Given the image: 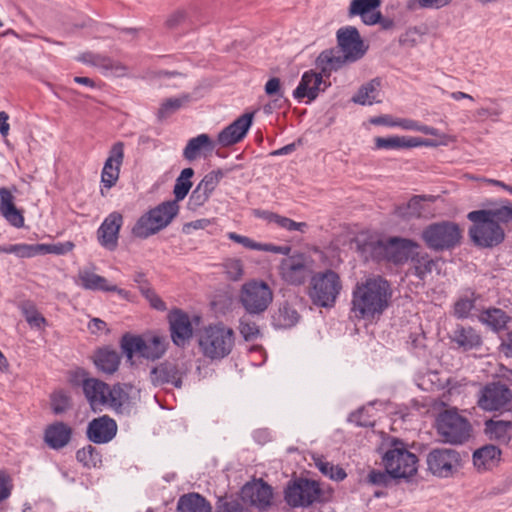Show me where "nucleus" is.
<instances>
[{"label": "nucleus", "mask_w": 512, "mask_h": 512, "mask_svg": "<svg viewBox=\"0 0 512 512\" xmlns=\"http://www.w3.org/2000/svg\"><path fill=\"white\" fill-rule=\"evenodd\" d=\"M193 176L192 168H184L175 181L173 189L175 199L162 202L140 216L131 230L132 235L136 238L147 239L166 228L179 212L178 202L188 195L192 187L191 178Z\"/></svg>", "instance_id": "1"}, {"label": "nucleus", "mask_w": 512, "mask_h": 512, "mask_svg": "<svg viewBox=\"0 0 512 512\" xmlns=\"http://www.w3.org/2000/svg\"><path fill=\"white\" fill-rule=\"evenodd\" d=\"M391 296L387 280L381 276L369 277L353 288L350 312L358 320H373L388 308Z\"/></svg>", "instance_id": "2"}, {"label": "nucleus", "mask_w": 512, "mask_h": 512, "mask_svg": "<svg viewBox=\"0 0 512 512\" xmlns=\"http://www.w3.org/2000/svg\"><path fill=\"white\" fill-rule=\"evenodd\" d=\"M336 38L337 45L322 51L316 59V65L325 77L360 60L368 50V46L364 44L359 31L354 26L340 28Z\"/></svg>", "instance_id": "3"}, {"label": "nucleus", "mask_w": 512, "mask_h": 512, "mask_svg": "<svg viewBox=\"0 0 512 512\" xmlns=\"http://www.w3.org/2000/svg\"><path fill=\"white\" fill-rule=\"evenodd\" d=\"M198 343L204 357L221 360L232 352L235 333L223 323L210 324L201 331Z\"/></svg>", "instance_id": "4"}, {"label": "nucleus", "mask_w": 512, "mask_h": 512, "mask_svg": "<svg viewBox=\"0 0 512 512\" xmlns=\"http://www.w3.org/2000/svg\"><path fill=\"white\" fill-rule=\"evenodd\" d=\"M341 290L342 282L339 275L331 269H326L312 274L308 296L314 305L331 308L335 305Z\"/></svg>", "instance_id": "5"}, {"label": "nucleus", "mask_w": 512, "mask_h": 512, "mask_svg": "<svg viewBox=\"0 0 512 512\" xmlns=\"http://www.w3.org/2000/svg\"><path fill=\"white\" fill-rule=\"evenodd\" d=\"M382 464L393 479H408L417 472L418 457L395 439L383 454Z\"/></svg>", "instance_id": "6"}, {"label": "nucleus", "mask_w": 512, "mask_h": 512, "mask_svg": "<svg viewBox=\"0 0 512 512\" xmlns=\"http://www.w3.org/2000/svg\"><path fill=\"white\" fill-rule=\"evenodd\" d=\"M436 430L443 442L458 445L468 441L472 426L456 408H450L439 413L436 419Z\"/></svg>", "instance_id": "7"}, {"label": "nucleus", "mask_w": 512, "mask_h": 512, "mask_svg": "<svg viewBox=\"0 0 512 512\" xmlns=\"http://www.w3.org/2000/svg\"><path fill=\"white\" fill-rule=\"evenodd\" d=\"M418 245L409 239L393 237L389 240L373 241L364 245V251H369L372 259L386 260L394 264H402L409 259L412 249Z\"/></svg>", "instance_id": "8"}, {"label": "nucleus", "mask_w": 512, "mask_h": 512, "mask_svg": "<svg viewBox=\"0 0 512 512\" xmlns=\"http://www.w3.org/2000/svg\"><path fill=\"white\" fill-rule=\"evenodd\" d=\"M167 345L166 338L161 335L142 337L125 334L121 339V348L128 358L138 354L147 360L155 361L165 354Z\"/></svg>", "instance_id": "9"}, {"label": "nucleus", "mask_w": 512, "mask_h": 512, "mask_svg": "<svg viewBox=\"0 0 512 512\" xmlns=\"http://www.w3.org/2000/svg\"><path fill=\"white\" fill-rule=\"evenodd\" d=\"M477 406L484 412L503 414L512 411V390L501 381L485 384L477 393Z\"/></svg>", "instance_id": "10"}, {"label": "nucleus", "mask_w": 512, "mask_h": 512, "mask_svg": "<svg viewBox=\"0 0 512 512\" xmlns=\"http://www.w3.org/2000/svg\"><path fill=\"white\" fill-rule=\"evenodd\" d=\"M476 210L468 213L467 218L472 222L469 236L475 245L482 248H492L501 244L505 239V231L497 221L479 216Z\"/></svg>", "instance_id": "11"}, {"label": "nucleus", "mask_w": 512, "mask_h": 512, "mask_svg": "<svg viewBox=\"0 0 512 512\" xmlns=\"http://www.w3.org/2000/svg\"><path fill=\"white\" fill-rule=\"evenodd\" d=\"M314 260L304 253H294L285 256L277 267L282 281L288 285L301 286L313 274Z\"/></svg>", "instance_id": "12"}, {"label": "nucleus", "mask_w": 512, "mask_h": 512, "mask_svg": "<svg viewBox=\"0 0 512 512\" xmlns=\"http://www.w3.org/2000/svg\"><path fill=\"white\" fill-rule=\"evenodd\" d=\"M422 238L430 249L444 251L457 246L462 233L458 224L442 221L428 225L422 232Z\"/></svg>", "instance_id": "13"}, {"label": "nucleus", "mask_w": 512, "mask_h": 512, "mask_svg": "<svg viewBox=\"0 0 512 512\" xmlns=\"http://www.w3.org/2000/svg\"><path fill=\"white\" fill-rule=\"evenodd\" d=\"M323 491L318 482L307 478H298L289 482L284 498L292 508H306L322 501Z\"/></svg>", "instance_id": "14"}, {"label": "nucleus", "mask_w": 512, "mask_h": 512, "mask_svg": "<svg viewBox=\"0 0 512 512\" xmlns=\"http://www.w3.org/2000/svg\"><path fill=\"white\" fill-rule=\"evenodd\" d=\"M239 299L248 314L259 315L272 303L273 292L266 282L251 280L243 284Z\"/></svg>", "instance_id": "15"}, {"label": "nucleus", "mask_w": 512, "mask_h": 512, "mask_svg": "<svg viewBox=\"0 0 512 512\" xmlns=\"http://www.w3.org/2000/svg\"><path fill=\"white\" fill-rule=\"evenodd\" d=\"M428 471L439 478L453 476L462 467L460 453L451 448H434L427 455Z\"/></svg>", "instance_id": "16"}, {"label": "nucleus", "mask_w": 512, "mask_h": 512, "mask_svg": "<svg viewBox=\"0 0 512 512\" xmlns=\"http://www.w3.org/2000/svg\"><path fill=\"white\" fill-rule=\"evenodd\" d=\"M167 320L172 342L184 348L193 337V325L189 315L181 309L174 308L168 313Z\"/></svg>", "instance_id": "17"}, {"label": "nucleus", "mask_w": 512, "mask_h": 512, "mask_svg": "<svg viewBox=\"0 0 512 512\" xmlns=\"http://www.w3.org/2000/svg\"><path fill=\"white\" fill-rule=\"evenodd\" d=\"M124 160V143H114L110 150L101 172V195H105L104 189L110 190L117 183L120 175V168Z\"/></svg>", "instance_id": "18"}, {"label": "nucleus", "mask_w": 512, "mask_h": 512, "mask_svg": "<svg viewBox=\"0 0 512 512\" xmlns=\"http://www.w3.org/2000/svg\"><path fill=\"white\" fill-rule=\"evenodd\" d=\"M253 117V113H244L238 117L219 132L217 143L222 147H230L242 141L252 125Z\"/></svg>", "instance_id": "19"}, {"label": "nucleus", "mask_w": 512, "mask_h": 512, "mask_svg": "<svg viewBox=\"0 0 512 512\" xmlns=\"http://www.w3.org/2000/svg\"><path fill=\"white\" fill-rule=\"evenodd\" d=\"M122 225V214L117 211L110 213L97 230L99 244L110 251L115 250L118 246L119 232Z\"/></svg>", "instance_id": "20"}, {"label": "nucleus", "mask_w": 512, "mask_h": 512, "mask_svg": "<svg viewBox=\"0 0 512 512\" xmlns=\"http://www.w3.org/2000/svg\"><path fill=\"white\" fill-rule=\"evenodd\" d=\"M323 76L325 75L321 70L320 73L313 70L304 72L298 86L293 91V97L299 101L304 98H307L308 102L315 100L319 93L327 88Z\"/></svg>", "instance_id": "21"}, {"label": "nucleus", "mask_w": 512, "mask_h": 512, "mask_svg": "<svg viewBox=\"0 0 512 512\" xmlns=\"http://www.w3.org/2000/svg\"><path fill=\"white\" fill-rule=\"evenodd\" d=\"M117 433V423L108 415L91 420L87 426V438L95 444L110 442Z\"/></svg>", "instance_id": "22"}, {"label": "nucleus", "mask_w": 512, "mask_h": 512, "mask_svg": "<svg viewBox=\"0 0 512 512\" xmlns=\"http://www.w3.org/2000/svg\"><path fill=\"white\" fill-rule=\"evenodd\" d=\"M183 376L184 372L176 364L169 361L160 363L150 371V380L154 386L171 384L176 388H181Z\"/></svg>", "instance_id": "23"}, {"label": "nucleus", "mask_w": 512, "mask_h": 512, "mask_svg": "<svg viewBox=\"0 0 512 512\" xmlns=\"http://www.w3.org/2000/svg\"><path fill=\"white\" fill-rule=\"evenodd\" d=\"M439 143L431 139H424L421 137L412 136H391V137H377L375 138V146L377 149H406L414 147H436Z\"/></svg>", "instance_id": "24"}, {"label": "nucleus", "mask_w": 512, "mask_h": 512, "mask_svg": "<svg viewBox=\"0 0 512 512\" xmlns=\"http://www.w3.org/2000/svg\"><path fill=\"white\" fill-rule=\"evenodd\" d=\"M241 495L243 500L259 509L270 506L273 497L271 487L262 480L245 484L242 487Z\"/></svg>", "instance_id": "25"}, {"label": "nucleus", "mask_w": 512, "mask_h": 512, "mask_svg": "<svg viewBox=\"0 0 512 512\" xmlns=\"http://www.w3.org/2000/svg\"><path fill=\"white\" fill-rule=\"evenodd\" d=\"M13 191H17L15 186L12 187V190L6 187L0 188V214L9 224L21 228L24 226V216L14 203Z\"/></svg>", "instance_id": "26"}, {"label": "nucleus", "mask_w": 512, "mask_h": 512, "mask_svg": "<svg viewBox=\"0 0 512 512\" xmlns=\"http://www.w3.org/2000/svg\"><path fill=\"white\" fill-rule=\"evenodd\" d=\"M78 279L81 287L86 290L116 292L122 298H128L129 296V292L127 290L118 288L116 285L109 284L105 277L95 274L89 270H80L78 273Z\"/></svg>", "instance_id": "27"}, {"label": "nucleus", "mask_w": 512, "mask_h": 512, "mask_svg": "<svg viewBox=\"0 0 512 512\" xmlns=\"http://www.w3.org/2000/svg\"><path fill=\"white\" fill-rule=\"evenodd\" d=\"M82 389L93 411L101 410L107 404L108 384L105 382L87 378L82 382Z\"/></svg>", "instance_id": "28"}, {"label": "nucleus", "mask_w": 512, "mask_h": 512, "mask_svg": "<svg viewBox=\"0 0 512 512\" xmlns=\"http://www.w3.org/2000/svg\"><path fill=\"white\" fill-rule=\"evenodd\" d=\"M71 436V427L64 422L57 421L45 428L44 442L49 448L59 450L70 442Z\"/></svg>", "instance_id": "29"}, {"label": "nucleus", "mask_w": 512, "mask_h": 512, "mask_svg": "<svg viewBox=\"0 0 512 512\" xmlns=\"http://www.w3.org/2000/svg\"><path fill=\"white\" fill-rule=\"evenodd\" d=\"M381 0H352L349 5V16H360L366 25H375L380 20V11H375Z\"/></svg>", "instance_id": "30"}, {"label": "nucleus", "mask_w": 512, "mask_h": 512, "mask_svg": "<svg viewBox=\"0 0 512 512\" xmlns=\"http://www.w3.org/2000/svg\"><path fill=\"white\" fill-rule=\"evenodd\" d=\"M79 61L89 64L92 66H95L97 68H100L104 70L105 72H111L115 75H123L126 72V67L121 64L120 62L112 59L109 56L98 54V53H92V52H86L83 53L79 58Z\"/></svg>", "instance_id": "31"}, {"label": "nucleus", "mask_w": 512, "mask_h": 512, "mask_svg": "<svg viewBox=\"0 0 512 512\" xmlns=\"http://www.w3.org/2000/svg\"><path fill=\"white\" fill-rule=\"evenodd\" d=\"M501 460V450L494 445H485L473 453V463L478 471L492 470Z\"/></svg>", "instance_id": "32"}, {"label": "nucleus", "mask_w": 512, "mask_h": 512, "mask_svg": "<svg viewBox=\"0 0 512 512\" xmlns=\"http://www.w3.org/2000/svg\"><path fill=\"white\" fill-rule=\"evenodd\" d=\"M409 259V273L416 276L420 280H424L427 275L431 274L433 269L436 267V261L432 259L426 252L414 251L412 249Z\"/></svg>", "instance_id": "33"}, {"label": "nucleus", "mask_w": 512, "mask_h": 512, "mask_svg": "<svg viewBox=\"0 0 512 512\" xmlns=\"http://www.w3.org/2000/svg\"><path fill=\"white\" fill-rule=\"evenodd\" d=\"M120 354L109 347L99 348L94 354V364L98 370L105 374L115 373L120 365Z\"/></svg>", "instance_id": "34"}, {"label": "nucleus", "mask_w": 512, "mask_h": 512, "mask_svg": "<svg viewBox=\"0 0 512 512\" xmlns=\"http://www.w3.org/2000/svg\"><path fill=\"white\" fill-rule=\"evenodd\" d=\"M479 216L487 217L491 221H497L499 226L507 225L512 222V202L503 199L489 208L476 210Z\"/></svg>", "instance_id": "35"}, {"label": "nucleus", "mask_w": 512, "mask_h": 512, "mask_svg": "<svg viewBox=\"0 0 512 512\" xmlns=\"http://www.w3.org/2000/svg\"><path fill=\"white\" fill-rule=\"evenodd\" d=\"M299 319V313L288 302L280 304L271 316L272 325L277 329L291 328L298 323Z\"/></svg>", "instance_id": "36"}, {"label": "nucleus", "mask_w": 512, "mask_h": 512, "mask_svg": "<svg viewBox=\"0 0 512 512\" xmlns=\"http://www.w3.org/2000/svg\"><path fill=\"white\" fill-rule=\"evenodd\" d=\"M430 199L431 197L425 195H415L407 204L397 206L394 210V215L404 220L420 218L425 211L423 201Z\"/></svg>", "instance_id": "37"}, {"label": "nucleus", "mask_w": 512, "mask_h": 512, "mask_svg": "<svg viewBox=\"0 0 512 512\" xmlns=\"http://www.w3.org/2000/svg\"><path fill=\"white\" fill-rule=\"evenodd\" d=\"M178 512H211V504L198 493L182 495L177 503Z\"/></svg>", "instance_id": "38"}, {"label": "nucleus", "mask_w": 512, "mask_h": 512, "mask_svg": "<svg viewBox=\"0 0 512 512\" xmlns=\"http://www.w3.org/2000/svg\"><path fill=\"white\" fill-rule=\"evenodd\" d=\"M485 432L490 439L507 444L512 438V421L489 419L485 422Z\"/></svg>", "instance_id": "39"}, {"label": "nucleus", "mask_w": 512, "mask_h": 512, "mask_svg": "<svg viewBox=\"0 0 512 512\" xmlns=\"http://www.w3.org/2000/svg\"><path fill=\"white\" fill-rule=\"evenodd\" d=\"M451 340L464 350H471L481 345L480 335L470 326H457Z\"/></svg>", "instance_id": "40"}, {"label": "nucleus", "mask_w": 512, "mask_h": 512, "mask_svg": "<svg viewBox=\"0 0 512 512\" xmlns=\"http://www.w3.org/2000/svg\"><path fill=\"white\" fill-rule=\"evenodd\" d=\"M214 148L213 142L208 134H200L191 138L184 150L183 157L188 161H194L199 157L202 150H212Z\"/></svg>", "instance_id": "41"}, {"label": "nucleus", "mask_w": 512, "mask_h": 512, "mask_svg": "<svg viewBox=\"0 0 512 512\" xmlns=\"http://www.w3.org/2000/svg\"><path fill=\"white\" fill-rule=\"evenodd\" d=\"M379 87L380 81L378 79H373L370 82L362 85L357 93L352 97V101L354 103L360 105H372L373 103H379Z\"/></svg>", "instance_id": "42"}, {"label": "nucleus", "mask_w": 512, "mask_h": 512, "mask_svg": "<svg viewBox=\"0 0 512 512\" xmlns=\"http://www.w3.org/2000/svg\"><path fill=\"white\" fill-rule=\"evenodd\" d=\"M19 309L26 322L31 328L43 329L47 326L46 318L38 311L32 301H24L19 305Z\"/></svg>", "instance_id": "43"}, {"label": "nucleus", "mask_w": 512, "mask_h": 512, "mask_svg": "<svg viewBox=\"0 0 512 512\" xmlns=\"http://www.w3.org/2000/svg\"><path fill=\"white\" fill-rule=\"evenodd\" d=\"M481 320L494 331H500L506 328L511 317L500 308H490L482 313Z\"/></svg>", "instance_id": "44"}, {"label": "nucleus", "mask_w": 512, "mask_h": 512, "mask_svg": "<svg viewBox=\"0 0 512 512\" xmlns=\"http://www.w3.org/2000/svg\"><path fill=\"white\" fill-rule=\"evenodd\" d=\"M264 90L268 96L274 97L272 100L273 107L282 108L285 104H287L288 100L284 96V90L279 78H270L266 82Z\"/></svg>", "instance_id": "45"}, {"label": "nucleus", "mask_w": 512, "mask_h": 512, "mask_svg": "<svg viewBox=\"0 0 512 512\" xmlns=\"http://www.w3.org/2000/svg\"><path fill=\"white\" fill-rule=\"evenodd\" d=\"M106 399V405H109L115 411L119 412L122 407L129 402V395L120 384L113 385L112 387L108 385Z\"/></svg>", "instance_id": "46"}, {"label": "nucleus", "mask_w": 512, "mask_h": 512, "mask_svg": "<svg viewBox=\"0 0 512 512\" xmlns=\"http://www.w3.org/2000/svg\"><path fill=\"white\" fill-rule=\"evenodd\" d=\"M76 459L87 468H95L101 464L100 452L92 445H87L76 452Z\"/></svg>", "instance_id": "47"}, {"label": "nucleus", "mask_w": 512, "mask_h": 512, "mask_svg": "<svg viewBox=\"0 0 512 512\" xmlns=\"http://www.w3.org/2000/svg\"><path fill=\"white\" fill-rule=\"evenodd\" d=\"M226 175L222 169L213 170L207 173L202 180L197 184L202 190L207 192L210 196L219 185L221 179Z\"/></svg>", "instance_id": "48"}, {"label": "nucleus", "mask_w": 512, "mask_h": 512, "mask_svg": "<svg viewBox=\"0 0 512 512\" xmlns=\"http://www.w3.org/2000/svg\"><path fill=\"white\" fill-rule=\"evenodd\" d=\"M316 465L323 475L329 477L332 480L342 481L347 476L345 470L342 467L333 465L330 462L319 460Z\"/></svg>", "instance_id": "49"}, {"label": "nucleus", "mask_w": 512, "mask_h": 512, "mask_svg": "<svg viewBox=\"0 0 512 512\" xmlns=\"http://www.w3.org/2000/svg\"><path fill=\"white\" fill-rule=\"evenodd\" d=\"M475 301L474 292L470 296L460 297L454 304V314L458 318H467L475 306Z\"/></svg>", "instance_id": "50"}, {"label": "nucleus", "mask_w": 512, "mask_h": 512, "mask_svg": "<svg viewBox=\"0 0 512 512\" xmlns=\"http://www.w3.org/2000/svg\"><path fill=\"white\" fill-rule=\"evenodd\" d=\"M40 244H10V254L20 258H30L40 255Z\"/></svg>", "instance_id": "51"}, {"label": "nucleus", "mask_w": 512, "mask_h": 512, "mask_svg": "<svg viewBox=\"0 0 512 512\" xmlns=\"http://www.w3.org/2000/svg\"><path fill=\"white\" fill-rule=\"evenodd\" d=\"M74 248V244L70 241L57 244H40V255L55 254L64 255Z\"/></svg>", "instance_id": "52"}, {"label": "nucleus", "mask_w": 512, "mask_h": 512, "mask_svg": "<svg viewBox=\"0 0 512 512\" xmlns=\"http://www.w3.org/2000/svg\"><path fill=\"white\" fill-rule=\"evenodd\" d=\"M239 331L246 341L256 339L260 333L256 323L246 319L245 317L240 319Z\"/></svg>", "instance_id": "53"}, {"label": "nucleus", "mask_w": 512, "mask_h": 512, "mask_svg": "<svg viewBox=\"0 0 512 512\" xmlns=\"http://www.w3.org/2000/svg\"><path fill=\"white\" fill-rule=\"evenodd\" d=\"M349 422L360 427H373L374 420L368 415L366 408L362 407L352 412L348 418Z\"/></svg>", "instance_id": "54"}, {"label": "nucleus", "mask_w": 512, "mask_h": 512, "mask_svg": "<svg viewBox=\"0 0 512 512\" xmlns=\"http://www.w3.org/2000/svg\"><path fill=\"white\" fill-rule=\"evenodd\" d=\"M210 197L211 196L207 192H205L199 186L196 185L188 200L189 209L196 210L202 207L209 200Z\"/></svg>", "instance_id": "55"}, {"label": "nucleus", "mask_w": 512, "mask_h": 512, "mask_svg": "<svg viewBox=\"0 0 512 512\" xmlns=\"http://www.w3.org/2000/svg\"><path fill=\"white\" fill-rule=\"evenodd\" d=\"M391 479H393V477L386 469L384 471L373 469L367 475V481L376 486L387 487Z\"/></svg>", "instance_id": "56"}, {"label": "nucleus", "mask_w": 512, "mask_h": 512, "mask_svg": "<svg viewBox=\"0 0 512 512\" xmlns=\"http://www.w3.org/2000/svg\"><path fill=\"white\" fill-rule=\"evenodd\" d=\"M140 291L143 296L148 300L151 307L158 311H165L167 309L165 302L157 295V293L150 287L141 286Z\"/></svg>", "instance_id": "57"}, {"label": "nucleus", "mask_w": 512, "mask_h": 512, "mask_svg": "<svg viewBox=\"0 0 512 512\" xmlns=\"http://www.w3.org/2000/svg\"><path fill=\"white\" fill-rule=\"evenodd\" d=\"M182 105V101L178 98L166 99L160 106L157 116L159 119H165L172 113L177 111Z\"/></svg>", "instance_id": "58"}, {"label": "nucleus", "mask_w": 512, "mask_h": 512, "mask_svg": "<svg viewBox=\"0 0 512 512\" xmlns=\"http://www.w3.org/2000/svg\"><path fill=\"white\" fill-rule=\"evenodd\" d=\"M216 512H252L243 506L238 500H220L217 503Z\"/></svg>", "instance_id": "59"}, {"label": "nucleus", "mask_w": 512, "mask_h": 512, "mask_svg": "<svg viewBox=\"0 0 512 512\" xmlns=\"http://www.w3.org/2000/svg\"><path fill=\"white\" fill-rule=\"evenodd\" d=\"M13 482L10 475L0 470V503L8 499L12 493Z\"/></svg>", "instance_id": "60"}, {"label": "nucleus", "mask_w": 512, "mask_h": 512, "mask_svg": "<svg viewBox=\"0 0 512 512\" xmlns=\"http://www.w3.org/2000/svg\"><path fill=\"white\" fill-rule=\"evenodd\" d=\"M280 228H283L288 231H301L303 232L305 228H307V224L305 222H296L290 218L279 215L276 223Z\"/></svg>", "instance_id": "61"}, {"label": "nucleus", "mask_w": 512, "mask_h": 512, "mask_svg": "<svg viewBox=\"0 0 512 512\" xmlns=\"http://www.w3.org/2000/svg\"><path fill=\"white\" fill-rule=\"evenodd\" d=\"M228 238L236 243L241 244L242 246H244L247 249L257 250V251H260V249H261L262 243L256 242L247 236L239 235L235 232H230V233H228Z\"/></svg>", "instance_id": "62"}, {"label": "nucleus", "mask_w": 512, "mask_h": 512, "mask_svg": "<svg viewBox=\"0 0 512 512\" xmlns=\"http://www.w3.org/2000/svg\"><path fill=\"white\" fill-rule=\"evenodd\" d=\"M69 407V398L63 392H57L52 397V408L56 414L63 413Z\"/></svg>", "instance_id": "63"}, {"label": "nucleus", "mask_w": 512, "mask_h": 512, "mask_svg": "<svg viewBox=\"0 0 512 512\" xmlns=\"http://www.w3.org/2000/svg\"><path fill=\"white\" fill-rule=\"evenodd\" d=\"M227 274L232 280H238L243 275V265L240 260H231L226 264Z\"/></svg>", "instance_id": "64"}]
</instances>
